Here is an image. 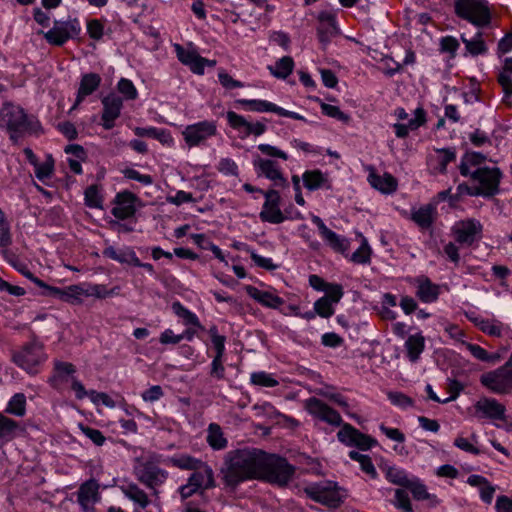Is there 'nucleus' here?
I'll return each mask as SVG.
<instances>
[{"label": "nucleus", "mask_w": 512, "mask_h": 512, "mask_svg": "<svg viewBox=\"0 0 512 512\" xmlns=\"http://www.w3.org/2000/svg\"><path fill=\"white\" fill-rule=\"evenodd\" d=\"M294 472V467L285 458L250 447L229 451L221 469L223 482L231 490L252 479L285 486Z\"/></svg>", "instance_id": "1"}, {"label": "nucleus", "mask_w": 512, "mask_h": 512, "mask_svg": "<svg viewBox=\"0 0 512 512\" xmlns=\"http://www.w3.org/2000/svg\"><path fill=\"white\" fill-rule=\"evenodd\" d=\"M38 126V121L28 116L18 105L4 103L0 109V127L7 130L13 142H17L27 133L36 131Z\"/></svg>", "instance_id": "2"}, {"label": "nucleus", "mask_w": 512, "mask_h": 512, "mask_svg": "<svg viewBox=\"0 0 512 512\" xmlns=\"http://www.w3.org/2000/svg\"><path fill=\"white\" fill-rule=\"evenodd\" d=\"M455 14L476 27H486L491 22V11L486 0H455Z\"/></svg>", "instance_id": "3"}, {"label": "nucleus", "mask_w": 512, "mask_h": 512, "mask_svg": "<svg viewBox=\"0 0 512 512\" xmlns=\"http://www.w3.org/2000/svg\"><path fill=\"white\" fill-rule=\"evenodd\" d=\"M45 358L43 346L36 341L26 343L12 355V361L29 374H36L37 367L44 362Z\"/></svg>", "instance_id": "4"}, {"label": "nucleus", "mask_w": 512, "mask_h": 512, "mask_svg": "<svg viewBox=\"0 0 512 512\" xmlns=\"http://www.w3.org/2000/svg\"><path fill=\"white\" fill-rule=\"evenodd\" d=\"M483 386L496 394H508L512 391V368L501 366L480 377Z\"/></svg>", "instance_id": "5"}, {"label": "nucleus", "mask_w": 512, "mask_h": 512, "mask_svg": "<svg viewBox=\"0 0 512 512\" xmlns=\"http://www.w3.org/2000/svg\"><path fill=\"white\" fill-rule=\"evenodd\" d=\"M80 31L81 26L77 19L55 21L53 28L47 31L44 37L48 43L62 46L68 39L77 37Z\"/></svg>", "instance_id": "6"}, {"label": "nucleus", "mask_w": 512, "mask_h": 512, "mask_svg": "<svg viewBox=\"0 0 512 512\" xmlns=\"http://www.w3.org/2000/svg\"><path fill=\"white\" fill-rule=\"evenodd\" d=\"M499 168L480 167L474 170L470 177L479 183L477 188L482 191V196L493 197L499 192V183L501 179Z\"/></svg>", "instance_id": "7"}, {"label": "nucleus", "mask_w": 512, "mask_h": 512, "mask_svg": "<svg viewBox=\"0 0 512 512\" xmlns=\"http://www.w3.org/2000/svg\"><path fill=\"white\" fill-rule=\"evenodd\" d=\"M259 192L265 197V202L259 214L260 219L263 222H269L272 224H280L284 222L287 217L283 214L279 207V192L274 189H269L267 191L259 190Z\"/></svg>", "instance_id": "8"}, {"label": "nucleus", "mask_w": 512, "mask_h": 512, "mask_svg": "<svg viewBox=\"0 0 512 512\" xmlns=\"http://www.w3.org/2000/svg\"><path fill=\"white\" fill-rule=\"evenodd\" d=\"M216 133V123L205 120L186 126L182 135L187 145L193 147L204 143L208 138L215 136Z\"/></svg>", "instance_id": "9"}, {"label": "nucleus", "mask_w": 512, "mask_h": 512, "mask_svg": "<svg viewBox=\"0 0 512 512\" xmlns=\"http://www.w3.org/2000/svg\"><path fill=\"white\" fill-rule=\"evenodd\" d=\"M452 231L457 243L471 246L481 238L482 225L476 219H466L455 223Z\"/></svg>", "instance_id": "10"}, {"label": "nucleus", "mask_w": 512, "mask_h": 512, "mask_svg": "<svg viewBox=\"0 0 512 512\" xmlns=\"http://www.w3.org/2000/svg\"><path fill=\"white\" fill-rule=\"evenodd\" d=\"M305 409L313 417L326 422L329 425L335 427L343 425L340 414L316 397H311L305 401Z\"/></svg>", "instance_id": "11"}, {"label": "nucleus", "mask_w": 512, "mask_h": 512, "mask_svg": "<svg viewBox=\"0 0 512 512\" xmlns=\"http://www.w3.org/2000/svg\"><path fill=\"white\" fill-rule=\"evenodd\" d=\"M305 409L313 417L326 422L329 425L335 427L343 425L340 414L316 397H311L305 401Z\"/></svg>", "instance_id": "12"}, {"label": "nucleus", "mask_w": 512, "mask_h": 512, "mask_svg": "<svg viewBox=\"0 0 512 512\" xmlns=\"http://www.w3.org/2000/svg\"><path fill=\"white\" fill-rule=\"evenodd\" d=\"M338 440L347 446H356L361 450H368L377 444L369 435L363 434L352 425L345 423L337 433Z\"/></svg>", "instance_id": "13"}, {"label": "nucleus", "mask_w": 512, "mask_h": 512, "mask_svg": "<svg viewBox=\"0 0 512 512\" xmlns=\"http://www.w3.org/2000/svg\"><path fill=\"white\" fill-rule=\"evenodd\" d=\"M137 479L157 493L156 488L162 485L168 476L167 471L152 462L143 463L136 471Z\"/></svg>", "instance_id": "14"}, {"label": "nucleus", "mask_w": 512, "mask_h": 512, "mask_svg": "<svg viewBox=\"0 0 512 512\" xmlns=\"http://www.w3.org/2000/svg\"><path fill=\"white\" fill-rule=\"evenodd\" d=\"M475 416L493 421H506V408L494 398L482 397L475 404Z\"/></svg>", "instance_id": "15"}, {"label": "nucleus", "mask_w": 512, "mask_h": 512, "mask_svg": "<svg viewBox=\"0 0 512 512\" xmlns=\"http://www.w3.org/2000/svg\"><path fill=\"white\" fill-rule=\"evenodd\" d=\"M253 166L258 175H263L267 179L273 181L275 186H288V182L281 173L277 162L261 158L260 156H255L253 159Z\"/></svg>", "instance_id": "16"}, {"label": "nucleus", "mask_w": 512, "mask_h": 512, "mask_svg": "<svg viewBox=\"0 0 512 512\" xmlns=\"http://www.w3.org/2000/svg\"><path fill=\"white\" fill-rule=\"evenodd\" d=\"M311 220L318 227L320 235L323 238V240L334 251L339 253H345L349 249V240L346 239L345 237L336 234L334 231L329 229L319 216L312 215Z\"/></svg>", "instance_id": "17"}, {"label": "nucleus", "mask_w": 512, "mask_h": 512, "mask_svg": "<svg viewBox=\"0 0 512 512\" xmlns=\"http://www.w3.org/2000/svg\"><path fill=\"white\" fill-rule=\"evenodd\" d=\"M102 105V126L105 130H111L115 126V120L121 114L123 100L115 94H109L102 99Z\"/></svg>", "instance_id": "18"}, {"label": "nucleus", "mask_w": 512, "mask_h": 512, "mask_svg": "<svg viewBox=\"0 0 512 512\" xmlns=\"http://www.w3.org/2000/svg\"><path fill=\"white\" fill-rule=\"evenodd\" d=\"M100 500L99 484L95 479L82 483L77 491V501L85 512L94 510V504Z\"/></svg>", "instance_id": "19"}, {"label": "nucleus", "mask_w": 512, "mask_h": 512, "mask_svg": "<svg viewBox=\"0 0 512 512\" xmlns=\"http://www.w3.org/2000/svg\"><path fill=\"white\" fill-rule=\"evenodd\" d=\"M226 118L230 127L240 133H244V136H260L266 131V125L264 123H251L234 111H228Z\"/></svg>", "instance_id": "20"}, {"label": "nucleus", "mask_w": 512, "mask_h": 512, "mask_svg": "<svg viewBox=\"0 0 512 512\" xmlns=\"http://www.w3.org/2000/svg\"><path fill=\"white\" fill-rule=\"evenodd\" d=\"M136 200L137 197L129 191L118 193L114 199L115 206L112 208L111 213L120 220L134 216Z\"/></svg>", "instance_id": "21"}, {"label": "nucleus", "mask_w": 512, "mask_h": 512, "mask_svg": "<svg viewBox=\"0 0 512 512\" xmlns=\"http://www.w3.org/2000/svg\"><path fill=\"white\" fill-rule=\"evenodd\" d=\"M187 483L200 490L198 494L199 498H201L203 503H207L205 490L215 486L212 469L208 466H205L203 471H196L192 473L188 478Z\"/></svg>", "instance_id": "22"}, {"label": "nucleus", "mask_w": 512, "mask_h": 512, "mask_svg": "<svg viewBox=\"0 0 512 512\" xmlns=\"http://www.w3.org/2000/svg\"><path fill=\"white\" fill-rule=\"evenodd\" d=\"M75 372L76 367L72 363L55 360L54 372L49 378V383L53 388H59L61 384L71 382Z\"/></svg>", "instance_id": "23"}, {"label": "nucleus", "mask_w": 512, "mask_h": 512, "mask_svg": "<svg viewBox=\"0 0 512 512\" xmlns=\"http://www.w3.org/2000/svg\"><path fill=\"white\" fill-rule=\"evenodd\" d=\"M52 298L59 299L70 304H79L84 296V287L81 285H70L65 288H49Z\"/></svg>", "instance_id": "24"}, {"label": "nucleus", "mask_w": 512, "mask_h": 512, "mask_svg": "<svg viewBox=\"0 0 512 512\" xmlns=\"http://www.w3.org/2000/svg\"><path fill=\"white\" fill-rule=\"evenodd\" d=\"M417 297L424 303L436 301L440 294V286L432 283L428 277L421 276L416 279Z\"/></svg>", "instance_id": "25"}, {"label": "nucleus", "mask_w": 512, "mask_h": 512, "mask_svg": "<svg viewBox=\"0 0 512 512\" xmlns=\"http://www.w3.org/2000/svg\"><path fill=\"white\" fill-rule=\"evenodd\" d=\"M436 155H431L428 158L429 166L434 173H445L447 165L455 161L456 152L452 148L436 149Z\"/></svg>", "instance_id": "26"}, {"label": "nucleus", "mask_w": 512, "mask_h": 512, "mask_svg": "<svg viewBox=\"0 0 512 512\" xmlns=\"http://www.w3.org/2000/svg\"><path fill=\"white\" fill-rule=\"evenodd\" d=\"M101 84V77L97 73H87L81 78L77 97L73 108L79 105L87 96L98 89Z\"/></svg>", "instance_id": "27"}, {"label": "nucleus", "mask_w": 512, "mask_h": 512, "mask_svg": "<svg viewBox=\"0 0 512 512\" xmlns=\"http://www.w3.org/2000/svg\"><path fill=\"white\" fill-rule=\"evenodd\" d=\"M245 290L251 298L266 307L276 309L284 303L282 298L274 295L271 292L259 290L254 286H246Z\"/></svg>", "instance_id": "28"}, {"label": "nucleus", "mask_w": 512, "mask_h": 512, "mask_svg": "<svg viewBox=\"0 0 512 512\" xmlns=\"http://www.w3.org/2000/svg\"><path fill=\"white\" fill-rule=\"evenodd\" d=\"M103 256L115 260L121 264L139 265V258L133 249L126 247L121 250L115 249L113 246L106 247L103 250Z\"/></svg>", "instance_id": "29"}, {"label": "nucleus", "mask_w": 512, "mask_h": 512, "mask_svg": "<svg viewBox=\"0 0 512 512\" xmlns=\"http://www.w3.org/2000/svg\"><path fill=\"white\" fill-rule=\"evenodd\" d=\"M379 468L384 473L386 479L394 485L405 487L410 480L406 471L395 465L383 463Z\"/></svg>", "instance_id": "30"}, {"label": "nucleus", "mask_w": 512, "mask_h": 512, "mask_svg": "<svg viewBox=\"0 0 512 512\" xmlns=\"http://www.w3.org/2000/svg\"><path fill=\"white\" fill-rule=\"evenodd\" d=\"M436 215V208L433 204H426L412 212V220L422 229L432 226Z\"/></svg>", "instance_id": "31"}, {"label": "nucleus", "mask_w": 512, "mask_h": 512, "mask_svg": "<svg viewBox=\"0 0 512 512\" xmlns=\"http://www.w3.org/2000/svg\"><path fill=\"white\" fill-rule=\"evenodd\" d=\"M368 181L373 188L386 194L392 193L397 189L396 179L388 173L384 174V176L370 173Z\"/></svg>", "instance_id": "32"}, {"label": "nucleus", "mask_w": 512, "mask_h": 512, "mask_svg": "<svg viewBox=\"0 0 512 512\" xmlns=\"http://www.w3.org/2000/svg\"><path fill=\"white\" fill-rule=\"evenodd\" d=\"M405 488L411 491L416 500H428L433 506L439 502L435 495L428 493L426 486L416 477L411 478Z\"/></svg>", "instance_id": "33"}, {"label": "nucleus", "mask_w": 512, "mask_h": 512, "mask_svg": "<svg viewBox=\"0 0 512 512\" xmlns=\"http://www.w3.org/2000/svg\"><path fill=\"white\" fill-rule=\"evenodd\" d=\"M407 357L411 362H416L425 348V339L420 334L410 335L406 342Z\"/></svg>", "instance_id": "34"}, {"label": "nucleus", "mask_w": 512, "mask_h": 512, "mask_svg": "<svg viewBox=\"0 0 512 512\" xmlns=\"http://www.w3.org/2000/svg\"><path fill=\"white\" fill-rule=\"evenodd\" d=\"M461 40L465 45L466 51L472 56L483 55L488 50L481 32H477L471 39L466 38L463 34L461 35Z\"/></svg>", "instance_id": "35"}, {"label": "nucleus", "mask_w": 512, "mask_h": 512, "mask_svg": "<svg viewBox=\"0 0 512 512\" xmlns=\"http://www.w3.org/2000/svg\"><path fill=\"white\" fill-rule=\"evenodd\" d=\"M121 490L127 498L138 504L141 508H146L150 503L148 495L134 483L122 486Z\"/></svg>", "instance_id": "36"}, {"label": "nucleus", "mask_w": 512, "mask_h": 512, "mask_svg": "<svg viewBox=\"0 0 512 512\" xmlns=\"http://www.w3.org/2000/svg\"><path fill=\"white\" fill-rule=\"evenodd\" d=\"M206 440L215 450H221L227 446V439L224 437L221 427L216 423L209 424Z\"/></svg>", "instance_id": "37"}, {"label": "nucleus", "mask_w": 512, "mask_h": 512, "mask_svg": "<svg viewBox=\"0 0 512 512\" xmlns=\"http://www.w3.org/2000/svg\"><path fill=\"white\" fill-rule=\"evenodd\" d=\"M134 133L139 137H150L157 139L163 144H170L172 142L170 133L165 129H159L155 127H136L134 129Z\"/></svg>", "instance_id": "38"}, {"label": "nucleus", "mask_w": 512, "mask_h": 512, "mask_svg": "<svg viewBox=\"0 0 512 512\" xmlns=\"http://www.w3.org/2000/svg\"><path fill=\"white\" fill-rule=\"evenodd\" d=\"M486 157L480 152H467L461 159L459 170L464 177L470 176L472 172L469 166H477L485 161Z\"/></svg>", "instance_id": "39"}, {"label": "nucleus", "mask_w": 512, "mask_h": 512, "mask_svg": "<svg viewBox=\"0 0 512 512\" xmlns=\"http://www.w3.org/2000/svg\"><path fill=\"white\" fill-rule=\"evenodd\" d=\"M302 179L304 186L311 191L323 187L327 182V179L320 170L306 171L302 175Z\"/></svg>", "instance_id": "40"}, {"label": "nucleus", "mask_w": 512, "mask_h": 512, "mask_svg": "<svg viewBox=\"0 0 512 512\" xmlns=\"http://www.w3.org/2000/svg\"><path fill=\"white\" fill-rule=\"evenodd\" d=\"M5 412L17 417H23L26 413V397L23 393H16L9 400Z\"/></svg>", "instance_id": "41"}, {"label": "nucleus", "mask_w": 512, "mask_h": 512, "mask_svg": "<svg viewBox=\"0 0 512 512\" xmlns=\"http://www.w3.org/2000/svg\"><path fill=\"white\" fill-rule=\"evenodd\" d=\"M237 103L248 106L251 111L255 112H274L277 113L278 106L266 100L256 99H239Z\"/></svg>", "instance_id": "42"}, {"label": "nucleus", "mask_w": 512, "mask_h": 512, "mask_svg": "<svg viewBox=\"0 0 512 512\" xmlns=\"http://www.w3.org/2000/svg\"><path fill=\"white\" fill-rule=\"evenodd\" d=\"M293 67L294 61L292 57L284 56L276 62L274 68L269 67V69L275 77L285 79L292 73Z\"/></svg>", "instance_id": "43"}, {"label": "nucleus", "mask_w": 512, "mask_h": 512, "mask_svg": "<svg viewBox=\"0 0 512 512\" xmlns=\"http://www.w3.org/2000/svg\"><path fill=\"white\" fill-rule=\"evenodd\" d=\"M320 20H328L330 22V25L328 26H319L317 29V35L319 41L326 46L328 43H330L331 38L336 34V27L333 23V17L331 15L321 14L319 16Z\"/></svg>", "instance_id": "44"}, {"label": "nucleus", "mask_w": 512, "mask_h": 512, "mask_svg": "<svg viewBox=\"0 0 512 512\" xmlns=\"http://www.w3.org/2000/svg\"><path fill=\"white\" fill-rule=\"evenodd\" d=\"M19 425L13 419H10L0 413V439L11 440L16 436Z\"/></svg>", "instance_id": "45"}, {"label": "nucleus", "mask_w": 512, "mask_h": 512, "mask_svg": "<svg viewBox=\"0 0 512 512\" xmlns=\"http://www.w3.org/2000/svg\"><path fill=\"white\" fill-rule=\"evenodd\" d=\"M170 462L175 467L187 470H197L202 465L200 460L187 455L172 457Z\"/></svg>", "instance_id": "46"}, {"label": "nucleus", "mask_w": 512, "mask_h": 512, "mask_svg": "<svg viewBox=\"0 0 512 512\" xmlns=\"http://www.w3.org/2000/svg\"><path fill=\"white\" fill-rule=\"evenodd\" d=\"M173 312L182 318L186 324H191L197 327H201L197 316L186 309L180 302H174L172 304Z\"/></svg>", "instance_id": "47"}, {"label": "nucleus", "mask_w": 512, "mask_h": 512, "mask_svg": "<svg viewBox=\"0 0 512 512\" xmlns=\"http://www.w3.org/2000/svg\"><path fill=\"white\" fill-rule=\"evenodd\" d=\"M35 168V176L40 180L44 181L47 178H50L54 169V160L52 155H47L46 161L43 163H38Z\"/></svg>", "instance_id": "48"}, {"label": "nucleus", "mask_w": 512, "mask_h": 512, "mask_svg": "<svg viewBox=\"0 0 512 512\" xmlns=\"http://www.w3.org/2000/svg\"><path fill=\"white\" fill-rule=\"evenodd\" d=\"M371 248L368 241L363 238L361 246L351 255V261L357 264H367L370 262Z\"/></svg>", "instance_id": "49"}, {"label": "nucleus", "mask_w": 512, "mask_h": 512, "mask_svg": "<svg viewBox=\"0 0 512 512\" xmlns=\"http://www.w3.org/2000/svg\"><path fill=\"white\" fill-rule=\"evenodd\" d=\"M85 204L90 208H102V197L97 185H91L85 189Z\"/></svg>", "instance_id": "50"}, {"label": "nucleus", "mask_w": 512, "mask_h": 512, "mask_svg": "<svg viewBox=\"0 0 512 512\" xmlns=\"http://www.w3.org/2000/svg\"><path fill=\"white\" fill-rule=\"evenodd\" d=\"M387 397L393 405L402 409L414 406V400L402 392L389 391Z\"/></svg>", "instance_id": "51"}, {"label": "nucleus", "mask_w": 512, "mask_h": 512, "mask_svg": "<svg viewBox=\"0 0 512 512\" xmlns=\"http://www.w3.org/2000/svg\"><path fill=\"white\" fill-rule=\"evenodd\" d=\"M312 494L313 496L310 499L330 507H335L339 502L338 495L332 490L323 494L316 490L312 491Z\"/></svg>", "instance_id": "52"}, {"label": "nucleus", "mask_w": 512, "mask_h": 512, "mask_svg": "<svg viewBox=\"0 0 512 512\" xmlns=\"http://www.w3.org/2000/svg\"><path fill=\"white\" fill-rule=\"evenodd\" d=\"M118 91L125 97L127 100H134L138 96V92L132 83L131 80L126 78H121L117 84Z\"/></svg>", "instance_id": "53"}, {"label": "nucleus", "mask_w": 512, "mask_h": 512, "mask_svg": "<svg viewBox=\"0 0 512 512\" xmlns=\"http://www.w3.org/2000/svg\"><path fill=\"white\" fill-rule=\"evenodd\" d=\"M212 344L215 348L216 355L214 357H223L225 352V336L218 334V329L216 326H212L209 330Z\"/></svg>", "instance_id": "54"}, {"label": "nucleus", "mask_w": 512, "mask_h": 512, "mask_svg": "<svg viewBox=\"0 0 512 512\" xmlns=\"http://www.w3.org/2000/svg\"><path fill=\"white\" fill-rule=\"evenodd\" d=\"M326 292L324 297H328L329 303L337 304L343 296V288L340 284L328 283L323 288Z\"/></svg>", "instance_id": "55"}, {"label": "nucleus", "mask_w": 512, "mask_h": 512, "mask_svg": "<svg viewBox=\"0 0 512 512\" xmlns=\"http://www.w3.org/2000/svg\"><path fill=\"white\" fill-rule=\"evenodd\" d=\"M12 243L9 223L0 209V247H7Z\"/></svg>", "instance_id": "56"}, {"label": "nucleus", "mask_w": 512, "mask_h": 512, "mask_svg": "<svg viewBox=\"0 0 512 512\" xmlns=\"http://www.w3.org/2000/svg\"><path fill=\"white\" fill-rule=\"evenodd\" d=\"M315 312L323 318H329L334 314V308L328 301V297H321L314 303Z\"/></svg>", "instance_id": "57"}, {"label": "nucleus", "mask_w": 512, "mask_h": 512, "mask_svg": "<svg viewBox=\"0 0 512 512\" xmlns=\"http://www.w3.org/2000/svg\"><path fill=\"white\" fill-rule=\"evenodd\" d=\"M251 382L255 385L264 387H274L278 385V381L266 372H255L251 374Z\"/></svg>", "instance_id": "58"}, {"label": "nucleus", "mask_w": 512, "mask_h": 512, "mask_svg": "<svg viewBox=\"0 0 512 512\" xmlns=\"http://www.w3.org/2000/svg\"><path fill=\"white\" fill-rule=\"evenodd\" d=\"M393 504L405 512H413L409 496L407 492L402 489H397L395 491V500Z\"/></svg>", "instance_id": "59"}, {"label": "nucleus", "mask_w": 512, "mask_h": 512, "mask_svg": "<svg viewBox=\"0 0 512 512\" xmlns=\"http://www.w3.org/2000/svg\"><path fill=\"white\" fill-rule=\"evenodd\" d=\"M321 110L323 114L329 117L335 118L345 123L349 121V116L342 112L337 106L321 103Z\"/></svg>", "instance_id": "60"}, {"label": "nucleus", "mask_w": 512, "mask_h": 512, "mask_svg": "<svg viewBox=\"0 0 512 512\" xmlns=\"http://www.w3.org/2000/svg\"><path fill=\"white\" fill-rule=\"evenodd\" d=\"M80 429L95 445L102 446L104 444L106 438L100 430L84 425H80Z\"/></svg>", "instance_id": "61"}, {"label": "nucleus", "mask_w": 512, "mask_h": 512, "mask_svg": "<svg viewBox=\"0 0 512 512\" xmlns=\"http://www.w3.org/2000/svg\"><path fill=\"white\" fill-rule=\"evenodd\" d=\"M175 51L179 61L184 65L190 66L193 60L197 59L198 53L196 51L185 50L179 44L175 45Z\"/></svg>", "instance_id": "62"}, {"label": "nucleus", "mask_w": 512, "mask_h": 512, "mask_svg": "<svg viewBox=\"0 0 512 512\" xmlns=\"http://www.w3.org/2000/svg\"><path fill=\"white\" fill-rule=\"evenodd\" d=\"M218 171L225 175H237L238 167L230 158H222L218 163Z\"/></svg>", "instance_id": "63"}, {"label": "nucleus", "mask_w": 512, "mask_h": 512, "mask_svg": "<svg viewBox=\"0 0 512 512\" xmlns=\"http://www.w3.org/2000/svg\"><path fill=\"white\" fill-rule=\"evenodd\" d=\"M498 82L504 91V101L507 102L512 97V78L509 74L501 72L498 76Z\"/></svg>", "instance_id": "64"}]
</instances>
